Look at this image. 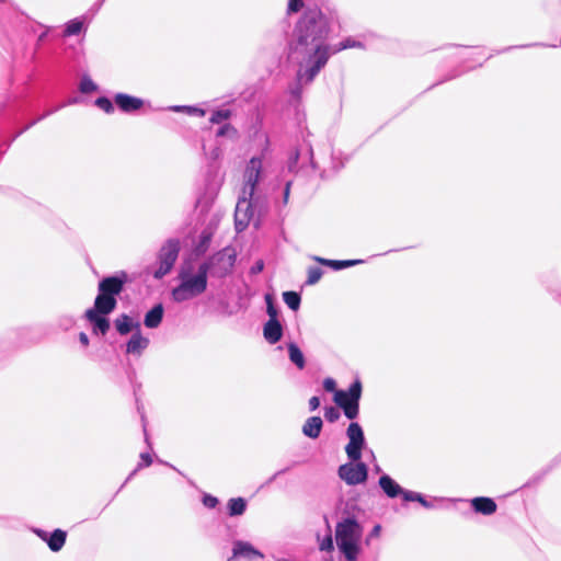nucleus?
<instances>
[{"label":"nucleus","instance_id":"obj_1","mask_svg":"<svg viewBox=\"0 0 561 561\" xmlns=\"http://www.w3.org/2000/svg\"><path fill=\"white\" fill-rule=\"evenodd\" d=\"M336 24V13L318 5L307 7L297 21L288 55L289 60L299 67L297 85L290 90L295 98L300 96V87L310 83L328 62L331 45L327 41Z\"/></svg>","mask_w":561,"mask_h":561},{"label":"nucleus","instance_id":"obj_2","mask_svg":"<svg viewBox=\"0 0 561 561\" xmlns=\"http://www.w3.org/2000/svg\"><path fill=\"white\" fill-rule=\"evenodd\" d=\"M363 526L354 518L346 517L335 526V541L346 561H357L362 553Z\"/></svg>","mask_w":561,"mask_h":561},{"label":"nucleus","instance_id":"obj_3","mask_svg":"<svg viewBox=\"0 0 561 561\" xmlns=\"http://www.w3.org/2000/svg\"><path fill=\"white\" fill-rule=\"evenodd\" d=\"M209 263H203L198 266L195 274L186 268H182L179 278L180 284L172 290V298L176 302H183L202 295L207 288Z\"/></svg>","mask_w":561,"mask_h":561},{"label":"nucleus","instance_id":"obj_4","mask_svg":"<svg viewBox=\"0 0 561 561\" xmlns=\"http://www.w3.org/2000/svg\"><path fill=\"white\" fill-rule=\"evenodd\" d=\"M323 388L328 392L334 393L335 403L343 409L345 416L354 420L358 415V402L362 396V383L359 380L354 381L347 391L336 390V382L333 378L323 380Z\"/></svg>","mask_w":561,"mask_h":561},{"label":"nucleus","instance_id":"obj_5","mask_svg":"<svg viewBox=\"0 0 561 561\" xmlns=\"http://www.w3.org/2000/svg\"><path fill=\"white\" fill-rule=\"evenodd\" d=\"M264 179L263 161L259 157H253L247 163L243 171L242 192L244 196L255 197L257 185Z\"/></svg>","mask_w":561,"mask_h":561},{"label":"nucleus","instance_id":"obj_6","mask_svg":"<svg viewBox=\"0 0 561 561\" xmlns=\"http://www.w3.org/2000/svg\"><path fill=\"white\" fill-rule=\"evenodd\" d=\"M180 251V242L175 239L168 240L159 253V267L154 271L156 278H162L173 267Z\"/></svg>","mask_w":561,"mask_h":561},{"label":"nucleus","instance_id":"obj_7","mask_svg":"<svg viewBox=\"0 0 561 561\" xmlns=\"http://www.w3.org/2000/svg\"><path fill=\"white\" fill-rule=\"evenodd\" d=\"M346 435L348 443L345 446V453L351 461H357L362 458V450L366 446V440L362 426L352 422L347 430Z\"/></svg>","mask_w":561,"mask_h":561},{"label":"nucleus","instance_id":"obj_8","mask_svg":"<svg viewBox=\"0 0 561 561\" xmlns=\"http://www.w3.org/2000/svg\"><path fill=\"white\" fill-rule=\"evenodd\" d=\"M337 474L348 485L362 484L367 480L368 468L367 466L357 460L341 465Z\"/></svg>","mask_w":561,"mask_h":561},{"label":"nucleus","instance_id":"obj_9","mask_svg":"<svg viewBox=\"0 0 561 561\" xmlns=\"http://www.w3.org/2000/svg\"><path fill=\"white\" fill-rule=\"evenodd\" d=\"M254 198L253 196H244V194L241 193L234 211V224L238 231H243L249 225L253 216L252 207Z\"/></svg>","mask_w":561,"mask_h":561},{"label":"nucleus","instance_id":"obj_10","mask_svg":"<svg viewBox=\"0 0 561 561\" xmlns=\"http://www.w3.org/2000/svg\"><path fill=\"white\" fill-rule=\"evenodd\" d=\"M242 558L247 561H259L264 558L263 553L255 549L250 542L237 540L233 542L232 556L228 561Z\"/></svg>","mask_w":561,"mask_h":561},{"label":"nucleus","instance_id":"obj_11","mask_svg":"<svg viewBox=\"0 0 561 561\" xmlns=\"http://www.w3.org/2000/svg\"><path fill=\"white\" fill-rule=\"evenodd\" d=\"M126 280L127 275L125 273L105 277L99 283V291L106 296L116 298V296L119 295L124 289Z\"/></svg>","mask_w":561,"mask_h":561},{"label":"nucleus","instance_id":"obj_12","mask_svg":"<svg viewBox=\"0 0 561 561\" xmlns=\"http://www.w3.org/2000/svg\"><path fill=\"white\" fill-rule=\"evenodd\" d=\"M114 101L118 108L125 113L136 112L144 105L141 99L125 93H117L114 96Z\"/></svg>","mask_w":561,"mask_h":561},{"label":"nucleus","instance_id":"obj_13","mask_svg":"<svg viewBox=\"0 0 561 561\" xmlns=\"http://www.w3.org/2000/svg\"><path fill=\"white\" fill-rule=\"evenodd\" d=\"M149 339L144 336L140 330L135 331L126 344V353L139 357L149 346Z\"/></svg>","mask_w":561,"mask_h":561},{"label":"nucleus","instance_id":"obj_14","mask_svg":"<svg viewBox=\"0 0 561 561\" xmlns=\"http://www.w3.org/2000/svg\"><path fill=\"white\" fill-rule=\"evenodd\" d=\"M106 316L96 312V310L85 311V318L92 324L93 332L101 333L102 335H105L110 330V321Z\"/></svg>","mask_w":561,"mask_h":561},{"label":"nucleus","instance_id":"obj_15","mask_svg":"<svg viewBox=\"0 0 561 561\" xmlns=\"http://www.w3.org/2000/svg\"><path fill=\"white\" fill-rule=\"evenodd\" d=\"M116 305L117 300L115 297H110L99 291L94 301V307L90 310H96V312L102 314H110L114 311Z\"/></svg>","mask_w":561,"mask_h":561},{"label":"nucleus","instance_id":"obj_16","mask_svg":"<svg viewBox=\"0 0 561 561\" xmlns=\"http://www.w3.org/2000/svg\"><path fill=\"white\" fill-rule=\"evenodd\" d=\"M263 335L270 344L277 343L283 335V328L278 320H268L263 328Z\"/></svg>","mask_w":561,"mask_h":561},{"label":"nucleus","instance_id":"obj_17","mask_svg":"<svg viewBox=\"0 0 561 561\" xmlns=\"http://www.w3.org/2000/svg\"><path fill=\"white\" fill-rule=\"evenodd\" d=\"M219 222V217L217 215H214L211 218V221L209 226L204 229L199 237V243L196 247V251L198 253H204L211 240L213 233L216 230Z\"/></svg>","mask_w":561,"mask_h":561},{"label":"nucleus","instance_id":"obj_18","mask_svg":"<svg viewBox=\"0 0 561 561\" xmlns=\"http://www.w3.org/2000/svg\"><path fill=\"white\" fill-rule=\"evenodd\" d=\"M379 486L387 494V496L393 499L398 495H402L407 490H403L391 477L383 474L379 479Z\"/></svg>","mask_w":561,"mask_h":561},{"label":"nucleus","instance_id":"obj_19","mask_svg":"<svg viewBox=\"0 0 561 561\" xmlns=\"http://www.w3.org/2000/svg\"><path fill=\"white\" fill-rule=\"evenodd\" d=\"M163 312V306L161 304L156 305L146 313L144 319L145 327L149 329L158 328L162 321Z\"/></svg>","mask_w":561,"mask_h":561},{"label":"nucleus","instance_id":"obj_20","mask_svg":"<svg viewBox=\"0 0 561 561\" xmlns=\"http://www.w3.org/2000/svg\"><path fill=\"white\" fill-rule=\"evenodd\" d=\"M115 328L121 335H126L133 330H140V324L139 322H134L129 316L121 314L115 320Z\"/></svg>","mask_w":561,"mask_h":561},{"label":"nucleus","instance_id":"obj_21","mask_svg":"<svg viewBox=\"0 0 561 561\" xmlns=\"http://www.w3.org/2000/svg\"><path fill=\"white\" fill-rule=\"evenodd\" d=\"M323 422L319 416H311L307 419L302 426V433L309 438L316 439L319 437L322 430Z\"/></svg>","mask_w":561,"mask_h":561},{"label":"nucleus","instance_id":"obj_22","mask_svg":"<svg viewBox=\"0 0 561 561\" xmlns=\"http://www.w3.org/2000/svg\"><path fill=\"white\" fill-rule=\"evenodd\" d=\"M471 505L477 513L483 515H491L496 511V504L490 497H474Z\"/></svg>","mask_w":561,"mask_h":561},{"label":"nucleus","instance_id":"obj_23","mask_svg":"<svg viewBox=\"0 0 561 561\" xmlns=\"http://www.w3.org/2000/svg\"><path fill=\"white\" fill-rule=\"evenodd\" d=\"M66 538V531L61 529H55L51 534H49L47 545L51 551L58 552L65 546Z\"/></svg>","mask_w":561,"mask_h":561},{"label":"nucleus","instance_id":"obj_24","mask_svg":"<svg viewBox=\"0 0 561 561\" xmlns=\"http://www.w3.org/2000/svg\"><path fill=\"white\" fill-rule=\"evenodd\" d=\"M287 351L290 362L298 368L304 369L306 366V360L304 353L295 343L287 344Z\"/></svg>","mask_w":561,"mask_h":561},{"label":"nucleus","instance_id":"obj_25","mask_svg":"<svg viewBox=\"0 0 561 561\" xmlns=\"http://www.w3.org/2000/svg\"><path fill=\"white\" fill-rule=\"evenodd\" d=\"M314 260L319 262L320 264L327 265L332 267L335 271H340L346 267L354 266L356 264L362 263V260H345V261H336V260H328L316 256Z\"/></svg>","mask_w":561,"mask_h":561},{"label":"nucleus","instance_id":"obj_26","mask_svg":"<svg viewBox=\"0 0 561 561\" xmlns=\"http://www.w3.org/2000/svg\"><path fill=\"white\" fill-rule=\"evenodd\" d=\"M247 502L242 497L231 499L228 502V511L230 516H239L244 513Z\"/></svg>","mask_w":561,"mask_h":561},{"label":"nucleus","instance_id":"obj_27","mask_svg":"<svg viewBox=\"0 0 561 561\" xmlns=\"http://www.w3.org/2000/svg\"><path fill=\"white\" fill-rule=\"evenodd\" d=\"M403 500L407 502H419L425 508L433 507V504L430 503L421 493L414 491H405L403 493Z\"/></svg>","mask_w":561,"mask_h":561},{"label":"nucleus","instance_id":"obj_28","mask_svg":"<svg viewBox=\"0 0 561 561\" xmlns=\"http://www.w3.org/2000/svg\"><path fill=\"white\" fill-rule=\"evenodd\" d=\"M356 47H363L362 43L354 39V38H346L339 43L337 45L331 46V55L336 54L341 50L348 49V48H356Z\"/></svg>","mask_w":561,"mask_h":561},{"label":"nucleus","instance_id":"obj_29","mask_svg":"<svg viewBox=\"0 0 561 561\" xmlns=\"http://www.w3.org/2000/svg\"><path fill=\"white\" fill-rule=\"evenodd\" d=\"M283 299L285 304L291 309V310H298L300 307V296L295 291H285L283 294Z\"/></svg>","mask_w":561,"mask_h":561},{"label":"nucleus","instance_id":"obj_30","mask_svg":"<svg viewBox=\"0 0 561 561\" xmlns=\"http://www.w3.org/2000/svg\"><path fill=\"white\" fill-rule=\"evenodd\" d=\"M83 30V21L80 19L71 20L67 23L65 28L66 36L78 35Z\"/></svg>","mask_w":561,"mask_h":561},{"label":"nucleus","instance_id":"obj_31","mask_svg":"<svg viewBox=\"0 0 561 561\" xmlns=\"http://www.w3.org/2000/svg\"><path fill=\"white\" fill-rule=\"evenodd\" d=\"M170 110L174 111V112H185L188 115H196V116H204L205 115V111L203 108L195 107V106L175 105V106H171Z\"/></svg>","mask_w":561,"mask_h":561},{"label":"nucleus","instance_id":"obj_32","mask_svg":"<svg viewBox=\"0 0 561 561\" xmlns=\"http://www.w3.org/2000/svg\"><path fill=\"white\" fill-rule=\"evenodd\" d=\"M322 270L318 266H311L308 268V278L306 280L307 285H314L317 284L320 278L322 277Z\"/></svg>","mask_w":561,"mask_h":561},{"label":"nucleus","instance_id":"obj_33","mask_svg":"<svg viewBox=\"0 0 561 561\" xmlns=\"http://www.w3.org/2000/svg\"><path fill=\"white\" fill-rule=\"evenodd\" d=\"M79 89L82 93H91L96 91L98 87L89 76H83Z\"/></svg>","mask_w":561,"mask_h":561},{"label":"nucleus","instance_id":"obj_34","mask_svg":"<svg viewBox=\"0 0 561 561\" xmlns=\"http://www.w3.org/2000/svg\"><path fill=\"white\" fill-rule=\"evenodd\" d=\"M230 117V111L229 110H218L215 111L210 117V122L213 124H220L225 121H227Z\"/></svg>","mask_w":561,"mask_h":561},{"label":"nucleus","instance_id":"obj_35","mask_svg":"<svg viewBox=\"0 0 561 561\" xmlns=\"http://www.w3.org/2000/svg\"><path fill=\"white\" fill-rule=\"evenodd\" d=\"M95 104L99 108L104 111L105 113H112L114 111L113 103L110 99L105 96L98 98Z\"/></svg>","mask_w":561,"mask_h":561},{"label":"nucleus","instance_id":"obj_36","mask_svg":"<svg viewBox=\"0 0 561 561\" xmlns=\"http://www.w3.org/2000/svg\"><path fill=\"white\" fill-rule=\"evenodd\" d=\"M319 549L321 551L333 550V539L330 531L322 539H319Z\"/></svg>","mask_w":561,"mask_h":561},{"label":"nucleus","instance_id":"obj_37","mask_svg":"<svg viewBox=\"0 0 561 561\" xmlns=\"http://www.w3.org/2000/svg\"><path fill=\"white\" fill-rule=\"evenodd\" d=\"M140 459H141V462L137 466V468L129 474V477L127 478V480H129L138 469H140L141 467H148L152 463V458L150 456V454L148 453H142L140 454Z\"/></svg>","mask_w":561,"mask_h":561},{"label":"nucleus","instance_id":"obj_38","mask_svg":"<svg viewBox=\"0 0 561 561\" xmlns=\"http://www.w3.org/2000/svg\"><path fill=\"white\" fill-rule=\"evenodd\" d=\"M266 299V305H267V308H266V311H267V314L270 317L268 320H278L277 319V309L275 308V306L273 305V300L271 298V296H266L265 297Z\"/></svg>","mask_w":561,"mask_h":561},{"label":"nucleus","instance_id":"obj_39","mask_svg":"<svg viewBox=\"0 0 561 561\" xmlns=\"http://www.w3.org/2000/svg\"><path fill=\"white\" fill-rule=\"evenodd\" d=\"M236 134H237L236 129L229 124H225L217 131V136H219V137H224V136L234 137Z\"/></svg>","mask_w":561,"mask_h":561},{"label":"nucleus","instance_id":"obj_40","mask_svg":"<svg viewBox=\"0 0 561 561\" xmlns=\"http://www.w3.org/2000/svg\"><path fill=\"white\" fill-rule=\"evenodd\" d=\"M324 416L329 422H335L340 417V412L334 407H328L325 408Z\"/></svg>","mask_w":561,"mask_h":561},{"label":"nucleus","instance_id":"obj_41","mask_svg":"<svg viewBox=\"0 0 561 561\" xmlns=\"http://www.w3.org/2000/svg\"><path fill=\"white\" fill-rule=\"evenodd\" d=\"M298 160H299V152L296 151L289 157L288 162H287V169L289 172L297 171L296 165H297Z\"/></svg>","mask_w":561,"mask_h":561},{"label":"nucleus","instance_id":"obj_42","mask_svg":"<svg viewBox=\"0 0 561 561\" xmlns=\"http://www.w3.org/2000/svg\"><path fill=\"white\" fill-rule=\"evenodd\" d=\"M380 534H381V525L377 524L373 527V529L366 537V539H365L366 545H369L371 539L378 538L380 536Z\"/></svg>","mask_w":561,"mask_h":561},{"label":"nucleus","instance_id":"obj_43","mask_svg":"<svg viewBox=\"0 0 561 561\" xmlns=\"http://www.w3.org/2000/svg\"><path fill=\"white\" fill-rule=\"evenodd\" d=\"M203 504L208 508H214L218 504V500L211 495H205L203 497Z\"/></svg>","mask_w":561,"mask_h":561},{"label":"nucleus","instance_id":"obj_44","mask_svg":"<svg viewBox=\"0 0 561 561\" xmlns=\"http://www.w3.org/2000/svg\"><path fill=\"white\" fill-rule=\"evenodd\" d=\"M302 8V0H289L288 12H298Z\"/></svg>","mask_w":561,"mask_h":561},{"label":"nucleus","instance_id":"obj_45","mask_svg":"<svg viewBox=\"0 0 561 561\" xmlns=\"http://www.w3.org/2000/svg\"><path fill=\"white\" fill-rule=\"evenodd\" d=\"M320 407V399L318 397H311L309 400V408L311 411L317 410Z\"/></svg>","mask_w":561,"mask_h":561},{"label":"nucleus","instance_id":"obj_46","mask_svg":"<svg viewBox=\"0 0 561 561\" xmlns=\"http://www.w3.org/2000/svg\"><path fill=\"white\" fill-rule=\"evenodd\" d=\"M34 533L47 543V540L49 538V533L43 530V529H35Z\"/></svg>","mask_w":561,"mask_h":561},{"label":"nucleus","instance_id":"obj_47","mask_svg":"<svg viewBox=\"0 0 561 561\" xmlns=\"http://www.w3.org/2000/svg\"><path fill=\"white\" fill-rule=\"evenodd\" d=\"M264 268V264L262 261H257L254 266H252L251 272L253 274L262 272Z\"/></svg>","mask_w":561,"mask_h":561},{"label":"nucleus","instance_id":"obj_48","mask_svg":"<svg viewBox=\"0 0 561 561\" xmlns=\"http://www.w3.org/2000/svg\"><path fill=\"white\" fill-rule=\"evenodd\" d=\"M79 341L80 343L83 345V346H88L89 345V337L85 333L81 332L79 334Z\"/></svg>","mask_w":561,"mask_h":561},{"label":"nucleus","instance_id":"obj_49","mask_svg":"<svg viewBox=\"0 0 561 561\" xmlns=\"http://www.w3.org/2000/svg\"><path fill=\"white\" fill-rule=\"evenodd\" d=\"M290 181L286 183L285 191H284V202L286 203L289 196V188H290Z\"/></svg>","mask_w":561,"mask_h":561},{"label":"nucleus","instance_id":"obj_50","mask_svg":"<svg viewBox=\"0 0 561 561\" xmlns=\"http://www.w3.org/2000/svg\"><path fill=\"white\" fill-rule=\"evenodd\" d=\"M73 324V319L72 318H66L65 319V323H64V327L66 329H68L69 327H71Z\"/></svg>","mask_w":561,"mask_h":561},{"label":"nucleus","instance_id":"obj_51","mask_svg":"<svg viewBox=\"0 0 561 561\" xmlns=\"http://www.w3.org/2000/svg\"><path fill=\"white\" fill-rule=\"evenodd\" d=\"M233 262H234V256L229 254L228 255V266L231 267L233 265Z\"/></svg>","mask_w":561,"mask_h":561},{"label":"nucleus","instance_id":"obj_52","mask_svg":"<svg viewBox=\"0 0 561 561\" xmlns=\"http://www.w3.org/2000/svg\"><path fill=\"white\" fill-rule=\"evenodd\" d=\"M142 422H144L145 440H146L147 444H149V437H148V434H147L146 424H145V420L144 419H142Z\"/></svg>","mask_w":561,"mask_h":561},{"label":"nucleus","instance_id":"obj_53","mask_svg":"<svg viewBox=\"0 0 561 561\" xmlns=\"http://www.w3.org/2000/svg\"><path fill=\"white\" fill-rule=\"evenodd\" d=\"M309 153H310V156L312 157V151H311V149L309 150ZM311 164H312V167H313V168H316V167H317V165H316V163H314V161H313L312 159H311Z\"/></svg>","mask_w":561,"mask_h":561},{"label":"nucleus","instance_id":"obj_54","mask_svg":"<svg viewBox=\"0 0 561 561\" xmlns=\"http://www.w3.org/2000/svg\"><path fill=\"white\" fill-rule=\"evenodd\" d=\"M224 256H225V254H224V253H219V254L217 255V260H222V259H224Z\"/></svg>","mask_w":561,"mask_h":561},{"label":"nucleus","instance_id":"obj_55","mask_svg":"<svg viewBox=\"0 0 561 561\" xmlns=\"http://www.w3.org/2000/svg\"><path fill=\"white\" fill-rule=\"evenodd\" d=\"M283 472H284L283 470H282V471L276 472V473L272 477V480H273V479H275L277 476H279V474H280V473H283Z\"/></svg>","mask_w":561,"mask_h":561}]
</instances>
